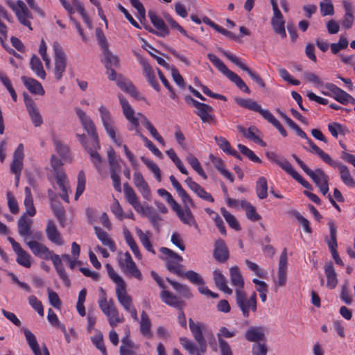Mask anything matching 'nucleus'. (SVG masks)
Returning <instances> with one entry per match:
<instances>
[{"instance_id": "5701e85b", "label": "nucleus", "mask_w": 355, "mask_h": 355, "mask_svg": "<svg viewBox=\"0 0 355 355\" xmlns=\"http://www.w3.org/2000/svg\"><path fill=\"white\" fill-rule=\"evenodd\" d=\"M245 338L254 343H266V337L264 328L261 326H254L248 328L245 333Z\"/></svg>"}, {"instance_id": "7c9ffc66", "label": "nucleus", "mask_w": 355, "mask_h": 355, "mask_svg": "<svg viewBox=\"0 0 355 355\" xmlns=\"http://www.w3.org/2000/svg\"><path fill=\"white\" fill-rule=\"evenodd\" d=\"M324 273L327 277L326 286L329 289H334L338 284L337 274L331 262L324 266Z\"/></svg>"}, {"instance_id": "473e14b6", "label": "nucleus", "mask_w": 355, "mask_h": 355, "mask_svg": "<svg viewBox=\"0 0 355 355\" xmlns=\"http://www.w3.org/2000/svg\"><path fill=\"white\" fill-rule=\"evenodd\" d=\"M151 321L145 311L141 313V320L139 322V330L141 334L146 338H150L153 336L151 331Z\"/></svg>"}, {"instance_id": "f704fd0d", "label": "nucleus", "mask_w": 355, "mask_h": 355, "mask_svg": "<svg viewBox=\"0 0 355 355\" xmlns=\"http://www.w3.org/2000/svg\"><path fill=\"white\" fill-rule=\"evenodd\" d=\"M56 182L62 191L60 194L61 198L66 202L69 203L68 181L66 175L63 172H58L55 175Z\"/></svg>"}, {"instance_id": "49530a36", "label": "nucleus", "mask_w": 355, "mask_h": 355, "mask_svg": "<svg viewBox=\"0 0 355 355\" xmlns=\"http://www.w3.org/2000/svg\"><path fill=\"white\" fill-rule=\"evenodd\" d=\"M166 281L182 295V297L186 299H190L193 297L190 288L187 285L182 284L169 278H166Z\"/></svg>"}, {"instance_id": "e2e57ef3", "label": "nucleus", "mask_w": 355, "mask_h": 355, "mask_svg": "<svg viewBox=\"0 0 355 355\" xmlns=\"http://www.w3.org/2000/svg\"><path fill=\"white\" fill-rule=\"evenodd\" d=\"M141 159L146 164V166L153 173L157 180L158 182H161L162 176L159 166L153 160L146 157H141Z\"/></svg>"}, {"instance_id": "774afa93", "label": "nucleus", "mask_w": 355, "mask_h": 355, "mask_svg": "<svg viewBox=\"0 0 355 355\" xmlns=\"http://www.w3.org/2000/svg\"><path fill=\"white\" fill-rule=\"evenodd\" d=\"M328 130L334 138H338V135H345L347 129L339 123L333 122L328 125Z\"/></svg>"}, {"instance_id": "f3484780", "label": "nucleus", "mask_w": 355, "mask_h": 355, "mask_svg": "<svg viewBox=\"0 0 355 355\" xmlns=\"http://www.w3.org/2000/svg\"><path fill=\"white\" fill-rule=\"evenodd\" d=\"M324 87L328 91H322V94L332 96L336 101L343 105L347 104V101L350 94L347 93L345 91L339 88L336 85L329 83L324 84Z\"/></svg>"}, {"instance_id": "864d4df0", "label": "nucleus", "mask_w": 355, "mask_h": 355, "mask_svg": "<svg viewBox=\"0 0 355 355\" xmlns=\"http://www.w3.org/2000/svg\"><path fill=\"white\" fill-rule=\"evenodd\" d=\"M25 195L24 206L26 208V214L30 216H34L36 214V210L33 205V199L31 189L28 187L25 188Z\"/></svg>"}, {"instance_id": "aec40b11", "label": "nucleus", "mask_w": 355, "mask_h": 355, "mask_svg": "<svg viewBox=\"0 0 355 355\" xmlns=\"http://www.w3.org/2000/svg\"><path fill=\"white\" fill-rule=\"evenodd\" d=\"M237 130L248 140L252 141L262 147L266 146V143L259 137V135L261 134L260 130L256 126L252 125L248 128H246L242 125H238Z\"/></svg>"}, {"instance_id": "39448f33", "label": "nucleus", "mask_w": 355, "mask_h": 355, "mask_svg": "<svg viewBox=\"0 0 355 355\" xmlns=\"http://www.w3.org/2000/svg\"><path fill=\"white\" fill-rule=\"evenodd\" d=\"M236 304L242 312L244 318L250 316V311L256 312L257 309V293L253 292L248 298L244 289L235 290Z\"/></svg>"}, {"instance_id": "f03ea898", "label": "nucleus", "mask_w": 355, "mask_h": 355, "mask_svg": "<svg viewBox=\"0 0 355 355\" xmlns=\"http://www.w3.org/2000/svg\"><path fill=\"white\" fill-rule=\"evenodd\" d=\"M234 101L243 108L259 113L264 119L275 126L282 137H287V132L281 123L268 110L262 109L261 106L255 101L251 98H236Z\"/></svg>"}, {"instance_id": "bf43d9fd", "label": "nucleus", "mask_w": 355, "mask_h": 355, "mask_svg": "<svg viewBox=\"0 0 355 355\" xmlns=\"http://www.w3.org/2000/svg\"><path fill=\"white\" fill-rule=\"evenodd\" d=\"M86 177L84 171L81 170L77 178V187L75 194V200H77L85 189Z\"/></svg>"}, {"instance_id": "8fccbe9b", "label": "nucleus", "mask_w": 355, "mask_h": 355, "mask_svg": "<svg viewBox=\"0 0 355 355\" xmlns=\"http://www.w3.org/2000/svg\"><path fill=\"white\" fill-rule=\"evenodd\" d=\"M268 182L265 177H259L256 182V193L258 198L263 200L268 196Z\"/></svg>"}, {"instance_id": "9b49d317", "label": "nucleus", "mask_w": 355, "mask_h": 355, "mask_svg": "<svg viewBox=\"0 0 355 355\" xmlns=\"http://www.w3.org/2000/svg\"><path fill=\"white\" fill-rule=\"evenodd\" d=\"M26 244L33 254L40 259L51 260L53 262L54 256H58L50 250L45 245L37 241H29L26 242Z\"/></svg>"}, {"instance_id": "72a5a7b5", "label": "nucleus", "mask_w": 355, "mask_h": 355, "mask_svg": "<svg viewBox=\"0 0 355 355\" xmlns=\"http://www.w3.org/2000/svg\"><path fill=\"white\" fill-rule=\"evenodd\" d=\"M116 295L119 302L123 309H129V307L132 306V297L127 293L126 284L116 288Z\"/></svg>"}, {"instance_id": "4c0bfd02", "label": "nucleus", "mask_w": 355, "mask_h": 355, "mask_svg": "<svg viewBox=\"0 0 355 355\" xmlns=\"http://www.w3.org/2000/svg\"><path fill=\"white\" fill-rule=\"evenodd\" d=\"M32 220L28 219L26 214L22 215L17 223L18 232L20 236L26 237L31 234Z\"/></svg>"}, {"instance_id": "423d86ee", "label": "nucleus", "mask_w": 355, "mask_h": 355, "mask_svg": "<svg viewBox=\"0 0 355 355\" xmlns=\"http://www.w3.org/2000/svg\"><path fill=\"white\" fill-rule=\"evenodd\" d=\"M159 251L162 254L160 258L164 261L166 269L177 276L181 275L183 268L181 264L182 257L166 247L160 248Z\"/></svg>"}, {"instance_id": "a211bd4d", "label": "nucleus", "mask_w": 355, "mask_h": 355, "mask_svg": "<svg viewBox=\"0 0 355 355\" xmlns=\"http://www.w3.org/2000/svg\"><path fill=\"white\" fill-rule=\"evenodd\" d=\"M190 207L191 205L189 203H184V207L182 208L180 205H178V207H174L173 210L176 213L182 223L189 226L198 227Z\"/></svg>"}, {"instance_id": "393cba45", "label": "nucleus", "mask_w": 355, "mask_h": 355, "mask_svg": "<svg viewBox=\"0 0 355 355\" xmlns=\"http://www.w3.org/2000/svg\"><path fill=\"white\" fill-rule=\"evenodd\" d=\"M133 182L143 198L148 200L150 197V189L141 172L136 171L133 174Z\"/></svg>"}, {"instance_id": "2eb2a0df", "label": "nucleus", "mask_w": 355, "mask_h": 355, "mask_svg": "<svg viewBox=\"0 0 355 355\" xmlns=\"http://www.w3.org/2000/svg\"><path fill=\"white\" fill-rule=\"evenodd\" d=\"M287 264H288L287 250H286V248H284L281 253L279 260L277 278V280H275V285L277 287H283L286 284Z\"/></svg>"}, {"instance_id": "de8ad7c7", "label": "nucleus", "mask_w": 355, "mask_h": 355, "mask_svg": "<svg viewBox=\"0 0 355 355\" xmlns=\"http://www.w3.org/2000/svg\"><path fill=\"white\" fill-rule=\"evenodd\" d=\"M328 226L329 227V232H330V239H327L326 241L327 243V245L329 246V248L331 251V252L337 251V239H336V235H337V228L334 222V220H330L328 223Z\"/></svg>"}, {"instance_id": "09e8293b", "label": "nucleus", "mask_w": 355, "mask_h": 355, "mask_svg": "<svg viewBox=\"0 0 355 355\" xmlns=\"http://www.w3.org/2000/svg\"><path fill=\"white\" fill-rule=\"evenodd\" d=\"M313 182L315 184L317 187L320 186L325 181H329V176L320 168H316L315 170H311L307 174Z\"/></svg>"}, {"instance_id": "338daca9", "label": "nucleus", "mask_w": 355, "mask_h": 355, "mask_svg": "<svg viewBox=\"0 0 355 355\" xmlns=\"http://www.w3.org/2000/svg\"><path fill=\"white\" fill-rule=\"evenodd\" d=\"M53 141L57 153L63 158H67L69 155V147L67 145L64 144L55 136L53 137Z\"/></svg>"}, {"instance_id": "58836bf2", "label": "nucleus", "mask_w": 355, "mask_h": 355, "mask_svg": "<svg viewBox=\"0 0 355 355\" xmlns=\"http://www.w3.org/2000/svg\"><path fill=\"white\" fill-rule=\"evenodd\" d=\"M266 157L272 162L277 164L281 167L285 172H288L291 170L293 167L292 164L285 158L281 157L274 152L266 153Z\"/></svg>"}, {"instance_id": "603ef678", "label": "nucleus", "mask_w": 355, "mask_h": 355, "mask_svg": "<svg viewBox=\"0 0 355 355\" xmlns=\"http://www.w3.org/2000/svg\"><path fill=\"white\" fill-rule=\"evenodd\" d=\"M51 207L53 211L55 216L58 218L62 226H64V222L65 220V211L60 203L53 199L51 200Z\"/></svg>"}, {"instance_id": "79ce46f5", "label": "nucleus", "mask_w": 355, "mask_h": 355, "mask_svg": "<svg viewBox=\"0 0 355 355\" xmlns=\"http://www.w3.org/2000/svg\"><path fill=\"white\" fill-rule=\"evenodd\" d=\"M214 280L216 286L224 293L231 295L232 290L230 288L227 284L225 276L219 270H215L213 272Z\"/></svg>"}, {"instance_id": "6ab92c4d", "label": "nucleus", "mask_w": 355, "mask_h": 355, "mask_svg": "<svg viewBox=\"0 0 355 355\" xmlns=\"http://www.w3.org/2000/svg\"><path fill=\"white\" fill-rule=\"evenodd\" d=\"M329 165L333 168H338L340 179L345 186L349 188H355V180L347 166L334 159H332Z\"/></svg>"}, {"instance_id": "b1692460", "label": "nucleus", "mask_w": 355, "mask_h": 355, "mask_svg": "<svg viewBox=\"0 0 355 355\" xmlns=\"http://www.w3.org/2000/svg\"><path fill=\"white\" fill-rule=\"evenodd\" d=\"M24 102L33 123L35 127L40 126L43 121L35 102L28 95H24Z\"/></svg>"}, {"instance_id": "a878e982", "label": "nucleus", "mask_w": 355, "mask_h": 355, "mask_svg": "<svg viewBox=\"0 0 355 355\" xmlns=\"http://www.w3.org/2000/svg\"><path fill=\"white\" fill-rule=\"evenodd\" d=\"M148 17L153 24L155 28L157 29L155 34L160 37H165L169 34V30L168 26L166 25L164 20L158 16L155 12L149 11Z\"/></svg>"}, {"instance_id": "ea45409f", "label": "nucleus", "mask_w": 355, "mask_h": 355, "mask_svg": "<svg viewBox=\"0 0 355 355\" xmlns=\"http://www.w3.org/2000/svg\"><path fill=\"white\" fill-rule=\"evenodd\" d=\"M231 283L236 286V290L243 289L244 280L238 266H232L230 269Z\"/></svg>"}, {"instance_id": "c9c22d12", "label": "nucleus", "mask_w": 355, "mask_h": 355, "mask_svg": "<svg viewBox=\"0 0 355 355\" xmlns=\"http://www.w3.org/2000/svg\"><path fill=\"white\" fill-rule=\"evenodd\" d=\"M95 234L102 244L109 248L112 252L116 250L114 241L109 236L108 234L99 227H94Z\"/></svg>"}, {"instance_id": "4be33fe9", "label": "nucleus", "mask_w": 355, "mask_h": 355, "mask_svg": "<svg viewBox=\"0 0 355 355\" xmlns=\"http://www.w3.org/2000/svg\"><path fill=\"white\" fill-rule=\"evenodd\" d=\"M213 256L219 263H225L228 260L230 257L229 250L223 239H218L215 241Z\"/></svg>"}, {"instance_id": "0eeeda50", "label": "nucleus", "mask_w": 355, "mask_h": 355, "mask_svg": "<svg viewBox=\"0 0 355 355\" xmlns=\"http://www.w3.org/2000/svg\"><path fill=\"white\" fill-rule=\"evenodd\" d=\"M185 100L196 108L194 112L200 118L202 123H211L216 121L214 114V110L211 106L200 103L190 96H186Z\"/></svg>"}, {"instance_id": "0e129e2a", "label": "nucleus", "mask_w": 355, "mask_h": 355, "mask_svg": "<svg viewBox=\"0 0 355 355\" xmlns=\"http://www.w3.org/2000/svg\"><path fill=\"white\" fill-rule=\"evenodd\" d=\"M141 159L146 164V166L153 173L157 180L158 182H161L162 176L159 166L153 160L146 157H141Z\"/></svg>"}, {"instance_id": "c756f323", "label": "nucleus", "mask_w": 355, "mask_h": 355, "mask_svg": "<svg viewBox=\"0 0 355 355\" xmlns=\"http://www.w3.org/2000/svg\"><path fill=\"white\" fill-rule=\"evenodd\" d=\"M21 80L27 89L32 94L44 95L45 92L42 84L33 78L22 76Z\"/></svg>"}, {"instance_id": "052dcab7", "label": "nucleus", "mask_w": 355, "mask_h": 355, "mask_svg": "<svg viewBox=\"0 0 355 355\" xmlns=\"http://www.w3.org/2000/svg\"><path fill=\"white\" fill-rule=\"evenodd\" d=\"M173 187L176 190L179 196L181 198L183 203H189L191 207H195V204L187 191L182 188L179 182L173 184Z\"/></svg>"}, {"instance_id": "bb28decb", "label": "nucleus", "mask_w": 355, "mask_h": 355, "mask_svg": "<svg viewBox=\"0 0 355 355\" xmlns=\"http://www.w3.org/2000/svg\"><path fill=\"white\" fill-rule=\"evenodd\" d=\"M160 298L164 303L178 310L183 309L185 306V302L183 300L168 291L162 290L160 293Z\"/></svg>"}, {"instance_id": "4468645a", "label": "nucleus", "mask_w": 355, "mask_h": 355, "mask_svg": "<svg viewBox=\"0 0 355 355\" xmlns=\"http://www.w3.org/2000/svg\"><path fill=\"white\" fill-rule=\"evenodd\" d=\"M224 55L230 61L239 67L243 71H245L250 76V77L261 88L266 87V84L263 79L258 74L251 70L245 63L241 61L240 58L227 52H225Z\"/></svg>"}, {"instance_id": "6e6d98bb", "label": "nucleus", "mask_w": 355, "mask_h": 355, "mask_svg": "<svg viewBox=\"0 0 355 355\" xmlns=\"http://www.w3.org/2000/svg\"><path fill=\"white\" fill-rule=\"evenodd\" d=\"M178 277H185L187 279L191 284L194 285H203L205 284L204 279L202 277L196 272L193 270H188L187 272H183L182 270V275Z\"/></svg>"}, {"instance_id": "3c124183", "label": "nucleus", "mask_w": 355, "mask_h": 355, "mask_svg": "<svg viewBox=\"0 0 355 355\" xmlns=\"http://www.w3.org/2000/svg\"><path fill=\"white\" fill-rule=\"evenodd\" d=\"M180 343L190 355H202L200 351V347L197 346L193 342L186 337L180 338Z\"/></svg>"}, {"instance_id": "6e6552de", "label": "nucleus", "mask_w": 355, "mask_h": 355, "mask_svg": "<svg viewBox=\"0 0 355 355\" xmlns=\"http://www.w3.org/2000/svg\"><path fill=\"white\" fill-rule=\"evenodd\" d=\"M98 111L101 121L107 134L116 146L119 147L121 146L123 140L121 137H117L116 135L115 128L113 125V121L110 111L103 105L99 107Z\"/></svg>"}, {"instance_id": "20e7f679", "label": "nucleus", "mask_w": 355, "mask_h": 355, "mask_svg": "<svg viewBox=\"0 0 355 355\" xmlns=\"http://www.w3.org/2000/svg\"><path fill=\"white\" fill-rule=\"evenodd\" d=\"M207 57L218 70L226 76L241 91L248 94H250L251 91L245 82L236 73L230 70L224 62L217 57V55L213 53H209Z\"/></svg>"}, {"instance_id": "4d7b16f0", "label": "nucleus", "mask_w": 355, "mask_h": 355, "mask_svg": "<svg viewBox=\"0 0 355 355\" xmlns=\"http://www.w3.org/2000/svg\"><path fill=\"white\" fill-rule=\"evenodd\" d=\"M136 135H138L142 141L145 143V146L148 148L155 156L162 158L163 155L162 152L156 147V146L149 140L146 136H144L139 130L135 132Z\"/></svg>"}, {"instance_id": "5fc2aeb1", "label": "nucleus", "mask_w": 355, "mask_h": 355, "mask_svg": "<svg viewBox=\"0 0 355 355\" xmlns=\"http://www.w3.org/2000/svg\"><path fill=\"white\" fill-rule=\"evenodd\" d=\"M344 8L345 13L342 20L341 24L345 28L349 29L352 28L354 24V17L352 14V8L349 3H345Z\"/></svg>"}, {"instance_id": "c85d7f7f", "label": "nucleus", "mask_w": 355, "mask_h": 355, "mask_svg": "<svg viewBox=\"0 0 355 355\" xmlns=\"http://www.w3.org/2000/svg\"><path fill=\"white\" fill-rule=\"evenodd\" d=\"M46 234L48 239L57 245L64 243L61 234L58 230L55 224L52 220H49L46 228Z\"/></svg>"}, {"instance_id": "e433bc0d", "label": "nucleus", "mask_w": 355, "mask_h": 355, "mask_svg": "<svg viewBox=\"0 0 355 355\" xmlns=\"http://www.w3.org/2000/svg\"><path fill=\"white\" fill-rule=\"evenodd\" d=\"M52 263L55 268L58 275H59L60 278L62 280L64 284L66 286L69 287L71 284V282L62 263V260L60 256H54V259Z\"/></svg>"}, {"instance_id": "ddd939ff", "label": "nucleus", "mask_w": 355, "mask_h": 355, "mask_svg": "<svg viewBox=\"0 0 355 355\" xmlns=\"http://www.w3.org/2000/svg\"><path fill=\"white\" fill-rule=\"evenodd\" d=\"M55 51V68L54 77L57 80H60L65 72L67 67V58L65 53L58 45L54 46Z\"/></svg>"}, {"instance_id": "69168bd1", "label": "nucleus", "mask_w": 355, "mask_h": 355, "mask_svg": "<svg viewBox=\"0 0 355 355\" xmlns=\"http://www.w3.org/2000/svg\"><path fill=\"white\" fill-rule=\"evenodd\" d=\"M141 159L146 164V166L153 173L157 180L158 182H161L162 176L159 166L153 160L146 157H141Z\"/></svg>"}, {"instance_id": "9d476101", "label": "nucleus", "mask_w": 355, "mask_h": 355, "mask_svg": "<svg viewBox=\"0 0 355 355\" xmlns=\"http://www.w3.org/2000/svg\"><path fill=\"white\" fill-rule=\"evenodd\" d=\"M118 97L123 110V115L130 123L128 125V130L129 131L135 130L136 132L140 130L139 119L135 116V111L125 98H124L122 94H119Z\"/></svg>"}, {"instance_id": "dca6fc26", "label": "nucleus", "mask_w": 355, "mask_h": 355, "mask_svg": "<svg viewBox=\"0 0 355 355\" xmlns=\"http://www.w3.org/2000/svg\"><path fill=\"white\" fill-rule=\"evenodd\" d=\"M124 260L119 261V265L124 272L128 276L141 280L142 274L132 260L130 254L128 252H126L124 254Z\"/></svg>"}, {"instance_id": "c03bdc74", "label": "nucleus", "mask_w": 355, "mask_h": 355, "mask_svg": "<svg viewBox=\"0 0 355 355\" xmlns=\"http://www.w3.org/2000/svg\"><path fill=\"white\" fill-rule=\"evenodd\" d=\"M136 233L139 239L143 246L145 248L146 250L155 254V251L153 247V245L150 241V237L151 236V234L149 232H143L141 229L137 228Z\"/></svg>"}, {"instance_id": "13d9d810", "label": "nucleus", "mask_w": 355, "mask_h": 355, "mask_svg": "<svg viewBox=\"0 0 355 355\" xmlns=\"http://www.w3.org/2000/svg\"><path fill=\"white\" fill-rule=\"evenodd\" d=\"M103 53L105 67H117L119 66V60L118 57L113 55L109 49L103 51Z\"/></svg>"}, {"instance_id": "cd10ccee", "label": "nucleus", "mask_w": 355, "mask_h": 355, "mask_svg": "<svg viewBox=\"0 0 355 355\" xmlns=\"http://www.w3.org/2000/svg\"><path fill=\"white\" fill-rule=\"evenodd\" d=\"M123 192L126 200L132 206L135 211L137 212L143 211V207L139 202V198L137 197L135 190L128 182L123 184Z\"/></svg>"}, {"instance_id": "f8f14e48", "label": "nucleus", "mask_w": 355, "mask_h": 355, "mask_svg": "<svg viewBox=\"0 0 355 355\" xmlns=\"http://www.w3.org/2000/svg\"><path fill=\"white\" fill-rule=\"evenodd\" d=\"M189 324L191 334L200 347V351L205 353L207 345L203 336V332L206 334L205 325L200 322L195 323L191 318L189 320Z\"/></svg>"}, {"instance_id": "2f4dec72", "label": "nucleus", "mask_w": 355, "mask_h": 355, "mask_svg": "<svg viewBox=\"0 0 355 355\" xmlns=\"http://www.w3.org/2000/svg\"><path fill=\"white\" fill-rule=\"evenodd\" d=\"M137 115L141 120L142 125L149 131L152 137L161 145L164 146L165 141L163 137L157 132L156 128L147 119V117L141 113H138Z\"/></svg>"}, {"instance_id": "a18cd8bd", "label": "nucleus", "mask_w": 355, "mask_h": 355, "mask_svg": "<svg viewBox=\"0 0 355 355\" xmlns=\"http://www.w3.org/2000/svg\"><path fill=\"white\" fill-rule=\"evenodd\" d=\"M241 207L245 211L247 218L252 221H257L261 219V216L257 212L256 208L247 200H241Z\"/></svg>"}, {"instance_id": "680f3d73", "label": "nucleus", "mask_w": 355, "mask_h": 355, "mask_svg": "<svg viewBox=\"0 0 355 355\" xmlns=\"http://www.w3.org/2000/svg\"><path fill=\"white\" fill-rule=\"evenodd\" d=\"M187 161L191 165V166L205 180L207 178V176L201 166L199 160L193 155H189L187 157Z\"/></svg>"}, {"instance_id": "a19ab883", "label": "nucleus", "mask_w": 355, "mask_h": 355, "mask_svg": "<svg viewBox=\"0 0 355 355\" xmlns=\"http://www.w3.org/2000/svg\"><path fill=\"white\" fill-rule=\"evenodd\" d=\"M30 67L38 78L42 80L46 78V73L44 69L43 64L40 59L37 55H33L31 57Z\"/></svg>"}, {"instance_id": "37998d69", "label": "nucleus", "mask_w": 355, "mask_h": 355, "mask_svg": "<svg viewBox=\"0 0 355 355\" xmlns=\"http://www.w3.org/2000/svg\"><path fill=\"white\" fill-rule=\"evenodd\" d=\"M306 141L310 146V149L304 147L306 150L317 155L324 162L327 164H329L332 161V158L330 157V155L320 149L311 139H309Z\"/></svg>"}, {"instance_id": "7ed1b4c3", "label": "nucleus", "mask_w": 355, "mask_h": 355, "mask_svg": "<svg viewBox=\"0 0 355 355\" xmlns=\"http://www.w3.org/2000/svg\"><path fill=\"white\" fill-rule=\"evenodd\" d=\"M101 296L98 300V306L104 315L107 317L110 325L112 327L123 322L124 318L119 314L113 299L107 300L105 291L101 288Z\"/></svg>"}, {"instance_id": "1a4fd4ad", "label": "nucleus", "mask_w": 355, "mask_h": 355, "mask_svg": "<svg viewBox=\"0 0 355 355\" xmlns=\"http://www.w3.org/2000/svg\"><path fill=\"white\" fill-rule=\"evenodd\" d=\"M9 6L15 12L19 21L32 30L30 19L33 18V15L25 3L21 0H17L16 2H10Z\"/></svg>"}, {"instance_id": "f257e3e1", "label": "nucleus", "mask_w": 355, "mask_h": 355, "mask_svg": "<svg viewBox=\"0 0 355 355\" xmlns=\"http://www.w3.org/2000/svg\"><path fill=\"white\" fill-rule=\"evenodd\" d=\"M76 112L83 128L87 132L89 136L92 137V148L89 147V145L85 142V135H77L78 140L89 154L92 163L96 168H98L102 160L101 157L97 152L98 149L100 148V144L95 124L80 108L76 107Z\"/></svg>"}, {"instance_id": "412c9836", "label": "nucleus", "mask_w": 355, "mask_h": 355, "mask_svg": "<svg viewBox=\"0 0 355 355\" xmlns=\"http://www.w3.org/2000/svg\"><path fill=\"white\" fill-rule=\"evenodd\" d=\"M138 58L139 63L143 67V72L147 79L148 83L154 89H155L157 92H159L160 86L156 79L155 73L151 66L145 58L142 57H138Z\"/></svg>"}]
</instances>
